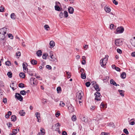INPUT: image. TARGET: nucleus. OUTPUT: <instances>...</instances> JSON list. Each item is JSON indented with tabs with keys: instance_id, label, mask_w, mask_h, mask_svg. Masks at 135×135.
<instances>
[{
	"instance_id": "79ce46f5",
	"label": "nucleus",
	"mask_w": 135,
	"mask_h": 135,
	"mask_svg": "<svg viewBox=\"0 0 135 135\" xmlns=\"http://www.w3.org/2000/svg\"><path fill=\"white\" fill-rule=\"evenodd\" d=\"M18 132L17 130L16 129H13L12 132V133L14 135H15Z\"/></svg>"
},
{
	"instance_id": "e2e57ef3",
	"label": "nucleus",
	"mask_w": 135,
	"mask_h": 135,
	"mask_svg": "<svg viewBox=\"0 0 135 135\" xmlns=\"http://www.w3.org/2000/svg\"><path fill=\"white\" fill-rule=\"evenodd\" d=\"M131 56L132 57H135V51L133 52L131 54Z\"/></svg>"
},
{
	"instance_id": "a18cd8bd",
	"label": "nucleus",
	"mask_w": 135,
	"mask_h": 135,
	"mask_svg": "<svg viewBox=\"0 0 135 135\" xmlns=\"http://www.w3.org/2000/svg\"><path fill=\"white\" fill-rule=\"evenodd\" d=\"M44 28L47 30H48V28H49V27L48 25H46L44 26Z\"/></svg>"
},
{
	"instance_id": "f257e3e1",
	"label": "nucleus",
	"mask_w": 135,
	"mask_h": 135,
	"mask_svg": "<svg viewBox=\"0 0 135 135\" xmlns=\"http://www.w3.org/2000/svg\"><path fill=\"white\" fill-rule=\"evenodd\" d=\"M7 28L4 27L0 29V37L2 40H3L5 38V35L6 33Z\"/></svg>"
},
{
	"instance_id": "393cba45",
	"label": "nucleus",
	"mask_w": 135,
	"mask_h": 135,
	"mask_svg": "<svg viewBox=\"0 0 135 135\" xmlns=\"http://www.w3.org/2000/svg\"><path fill=\"white\" fill-rule=\"evenodd\" d=\"M65 72L66 73V75L67 76V78L68 79L70 78L71 76V74L70 73L67 71H66Z\"/></svg>"
},
{
	"instance_id": "c9c22d12",
	"label": "nucleus",
	"mask_w": 135,
	"mask_h": 135,
	"mask_svg": "<svg viewBox=\"0 0 135 135\" xmlns=\"http://www.w3.org/2000/svg\"><path fill=\"white\" fill-rule=\"evenodd\" d=\"M116 28V26L113 24H111L110 26V28L111 30L114 29Z\"/></svg>"
},
{
	"instance_id": "58836bf2",
	"label": "nucleus",
	"mask_w": 135,
	"mask_h": 135,
	"mask_svg": "<svg viewBox=\"0 0 135 135\" xmlns=\"http://www.w3.org/2000/svg\"><path fill=\"white\" fill-rule=\"evenodd\" d=\"M81 120L82 121L85 122H86L88 120V119L85 117H84L82 118L81 119Z\"/></svg>"
},
{
	"instance_id": "8fccbe9b",
	"label": "nucleus",
	"mask_w": 135,
	"mask_h": 135,
	"mask_svg": "<svg viewBox=\"0 0 135 135\" xmlns=\"http://www.w3.org/2000/svg\"><path fill=\"white\" fill-rule=\"evenodd\" d=\"M115 44L117 46H118V39H117L115 41Z\"/></svg>"
},
{
	"instance_id": "6e6d98bb",
	"label": "nucleus",
	"mask_w": 135,
	"mask_h": 135,
	"mask_svg": "<svg viewBox=\"0 0 135 135\" xmlns=\"http://www.w3.org/2000/svg\"><path fill=\"white\" fill-rule=\"evenodd\" d=\"M44 130V129L43 128H41V129H40V131L41 132V133L43 135H44V134H45V132H43L42 131H43Z\"/></svg>"
},
{
	"instance_id": "49530a36",
	"label": "nucleus",
	"mask_w": 135,
	"mask_h": 135,
	"mask_svg": "<svg viewBox=\"0 0 135 135\" xmlns=\"http://www.w3.org/2000/svg\"><path fill=\"white\" fill-rule=\"evenodd\" d=\"M8 37L10 38L11 39H12L13 38V35L10 33L8 35Z\"/></svg>"
},
{
	"instance_id": "09e8293b",
	"label": "nucleus",
	"mask_w": 135,
	"mask_h": 135,
	"mask_svg": "<svg viewBox=\"0 0 135 135\" xmlns=\"http://www.w3.org/2000/svg\"><path fill=\"white\" fill-rule=\"evenodd\" d=\"M27 72L29 75L31 76L33 75V73L32 71H29L28 70H27Z\"/></svg>"
},
{
	"instance_id": "a19ab883",
	"label": "nucleus",
	"mask_w": 135,
	"mask_h": 135,
	"mask_svg": "<svg viewBox=\"0 0 135 135\" xmlns=\"http://www.w3.org/2000/svg\"><path fill=\"white\" fill-rule=\"evenodd\" d=\"M123 132L126 134H129V132L128 131L127 129L126 128L124 129H123Z\"/></svg>"
},
{
	"instance_id": "1a4fd4ad",
	"label": "nucleus",
	"mask_w": 135,
	"mask_h": 135,
	"mask_svg": "<svg viewBox=\"0 0 135 135\" xmlns=\"http://www.w3.org/2000/svg\"><path fill=\"white\" fill-rule=\"evenodd\" d=\"M68 10L70 14H72L73 13L74 11V9L73 7H69L68 8Z\"/></svg>"
},
{
	"instance_id": "2f4dec72",
	"label": "nucleus",
	"mask_w": 135,
	"mask_h": 135,
	"mask_svg": "<svg viewBox=\"0 0 135 135\" xmlns=\"http://www.w3.org/2000/svg\"><path fill=\"white\" fill-rule=\"evenodd\" d=\"M7 75L9 78H11L12 77V73L11 71L8 72L7 73Z\"/></svg>"
},
{
	"instance_id": "2eb2a0df",
	"label": "nucleus",
	"mask_w": 135,
	"mask_h": 135,
	"mask_svg": "<svg viewBox=\"0 0 135 135\" xmlns=\"http://www.w3.org/2000/svg\"><path fill=\"white\" fill-rule=\"evenodd\" d=\"M126 73L124 72H123L120 75V77L122 79H125L126 77Z\"/></svg>"
},
{
	"instance_id": "4468645a",
	"label": "nucleus",
	"mask_w": 135,
	"mask_h": 135,
	"mask_svg": "<svg viewBox=\"0 0 135 135\" xmlns=\"http://www.w3.org/2000/svg\"><path fill=\"white\" fill-rule=\"evenodd\" d=\"M49 44L50 46L49 47L51 48H52L55 45V43L53 41H51L50 42Z\"/></svg>"
},
{
	"instance_id": "864d4df0",
	"label": "nucleus",
	"mask_w": 135,
	"mask_h": 135,
	"mask_svg": "<svg viewBox=\"0 0 135 135\" xmlns=\"http://www.w3.org/2000/svg\"><path fill=\"white\" fill-rule=\"evenodd\" d=\"M21 55V53L20 52L18 51L17 52L16 56H20Z\"/></svg>"
},
{
	"instance_id": "69168bd1",
	"label": "nucleus",
	"mask_w": 135,
	"mask_h": 135,
	"mask_svg": "<svg viewBox=\"0 0 135 135\" xmlns=\"http://www.w3.org/2000/svg\"><path fill=\"white\" fill-rule=\"evenodd\" d=\"M135 122L134 121L131 122L129 123V124L131 125H133L135 124Z\"/></svg>"
},
{
	"instance_id": "13d9d810",
	"label": "nucleus",
	"mask_w": 135,
	"mask_h": 135,
	"mask_svg": "<svg viewBox=\"0 0 135 135\" xmlns=\"http://www.w3.org/2000/svg\"><path fill=\"white\" fill-rule=\"evenodd\" d=\"M4 8L2 7H0V12H3L4 11Z\"/></svg>"
},
{
	"instance_id": "bf43d9fd",
	"label": "nucleus",
	"mask_w": 135,
	"mask_h": 135,
	"mask_svg": "<svg viewBox=\"0 0 135 135\" xmlns=\"http://www.w3.org/2000/svg\"><path fill=\"white\" fill-rule=\"evenodd\" d=\"M113 2L114 4H115V5H117L118 4V2L116 1V0H113Z\"/></svg>"
},
{
	"instance_id": "a211bd4d",
	"label": "nucleus",
	"mask_w": 135,
	"mask_h": 135,
	"mask_svg": "<svg viewBox=\"0 0 135 135\" xmlns=\"http://www.w3.org/2000/svg\"><path fill=\"white\" fill-rule=\"evenodd\" d=\"M104 9L105 11L107 13H109L110 11V8L107 6H105Z\"/></svg>"
},
{
	"instance_id": "20e7f679",
	"label": "nucleus",
	"mask_w": 135,
	"mask_h": 135,
	"mask_svg": "<svg viewBox=\"0 0 135 135\" xmlns=\"http://www.w3.org/2000/svg\"><path fill=\"white\" fill-rule=\"evenodd\" d=\"M83 95V92L81 91H79L77 93L76 97L79 100H81Z\"/></svg>"
},
{
	"instance_id": "c03bdc74",
	"label": "nucleus",
	"mask_w": 135,
	"mask_h": 135,
	"mask_svg": "<svg viewBox=\"0 0 135 135\" xmlns=\"http://www.w3.org/2000/svg\"><path fill=\"white\" fill-rule=\"evenodd\" d=\"M24 84L22 83H20L19 84V87L21 88L24 87Z\"/></svg>"
},
{
	"instance_id": "b1692460",
	"label": "nucleus",
	"mask_w": 135,
	"mask_h": 135,
	"mask_svg": "<svg viewBox=\"0 0 135 135\" xmlns=\"http://www.w3.org/2000/svg\"><path fill=\"white\" fill-rule=\"evenodd\" d=\"M108 55H106L105 56V58H104L103 59H101L100 61V64L101 65V64H103V61H104V60L105 59H106L107 58H108Z\"/></svg>"
},
{
	"instance_id": "412c9836",
	"label": "nucleus",
	"mask_w": 135,
	"mask_h": 135,
	"mask_svg": "<svg viewBox=\"0 0 135 135\" xmlns=\"http://www.w3.org/2000/svg\"><path fill=\"white\" fill-rule=\"evenodd\" d=\"M11 18L13 20H15L16 18V16L14 13H12L10 15Z\"/></svg>"
},
{
	"instance_id": "6ab92c4d",
	"label": "nucleus",
	"mask_w": 135,
	"mask_h": 135,
	"mask_svg": "<svg viewBox=\"0 0 135 135\" xmlns=\"http://www.w3.org/2000/svg\"><path fill=\"white\" fill-rule=\"evenodd\" d=\"M131 42L133 46L135 47V39H131Z\"/></svg>"
},
{
	"instance_id": "de8ad7c7",
	"label": "nucleus",
	"mask_w": 135,
	"mask_h": 135,
	"mask_svg": "<svg viewBox=\"0 0 135 135\" xmlns=\"http://www.w3.org/2000/svg\"><path fill=\"white\" fill-rule=\"evenodd\" d=\"M6 65L8 66H9L11 65L10 62L9 61H7L6 62Z\"/></svg>"
},
{
	"instance_id": "7ed1b4c3",
	"label": "nucleus",
	"mask_w": 135,
	"mask_h": 135,
	"mask_svg": "<svg viewBox=\"0 0 135 135\" xmlns=\"http://www.w3.org/2000/svg\"><path fill=\"white\" fill-rule=\"evenodd\" d=\"M63 15H64V16L65 18L67 17L68 16V12L67 11H64V12H63L62 11L60 13L59 15V16L61 18H62L63 17Z\"/></svg>"
},
{
	"instance_id": "39448f33",
	"label": "nucleus",
	"mask_w": 135,
	"mask_h": 135,
	"mask_svg": "<svg viewBox=\"0 0 135 135\" xmlns=\"http://www.w3.org/2000/svg\"><path fill=\"white\" fill-rule=\"evenodd\" d=\"M30 83L31 85H36L37 84V82L35 78H31L30 80Z\"/></svg>"
},
{
	"instance_id": "dca6fc26",
	"label": "nucleus",
	"mask_w": 135,
	"mask_h": 135,
	"mask_svg": "<svg viewBox=\"0 0 135 135\" xmlns=\"http://www.w3.org/2000/svg\"><path fill=\"white\" fill-rule=\"evenodd\" d=\"M42 52L40 50H38L36 52V54L38 56H40L42 55Z\"/></svg>"
},
{
	"instance_id": "4d7b16f0",
	"label": "nucleus",
	"mask_w": 135,
	"mask_h": 135,
	"mask_svg": "<svg viewBox=\"0 0 135 135\" xmlns=\"http://www.w3.org/2000/svg\"><path fill=\"white\" fill-rule=\"evenodd\" d=\"M7 99L6 98H4L3 99V102L5 104L6 103H7Z\"/></svg>"
},
{
	"instance_id": "ea45409f",
	"label": "nucleus",
	"mask_w": 135,
	"mask_h": 135,
	"mask_svg": "<svg viewBox=\"0 0 135 135\" xmlns=\"http://www.w3.org/2000/svg\"><path fill=\"white\" fill-rule=\"evenodd\" d=\"M48 55L46 53L44 54L42 56V58L44 59H46V58L47 57Z\"/></svg>"
},
{
	"instance_id": "37998d69",
	"label": "nucleus",
	"mask_w": 135,
	"mask_h": 135,
	"mask_svg": "<svg viewBox=\"0 0 135 135\" xmlns=\"http://www.w3.org/2000/svg\"><path fill=\"white\" fill-rule=\"evenodd\" d=\"M109 126L111 127H112L113 128H115V127L114 124L113 122H110L109 123Z\"/></svg>"
},
{
	"instance_id": "6e6552de",
	"label": "nucleus",
	"mask_w": 135,
	"mask_h": 135,
	"mask_svg": "<svg viewBox=\"0 0 135 135\" xmlns=\"http://www.w3.org/2000/svg\"><path fill=\"white\" fill-rule=\"evenodd\" d=\"M124 30V28L123 26L119 27V33H123Z\"/></svg>"
},
{
	"instance_id": "f3484780",
	"label": "nucleus",
	"mask_w": 135,
	"mask_h": 135,
	"mask_svg": "<svg viewBox=\"0 0 135 135\" xmlns=\"http://www.w3.org/2000/svg\"><path fill=\"white\" fill-rule=\"evenodd\" d=\"M110 83L112 84L113 85L117 86L118 84L116 83L112 79H111L110 81Z\"/></svg>"
},
{
	"instance_id": "c85d7f7f",
	"label": "nucleus",
	"mask_w": 135,
	"mask_h": 135,
	"mask_svg": "<svg viewBox=\"0 0 135 135\" xmlns=\"http://www.w3.org/2000/svg\"><path fill=\"white\" fill-rule=\"evenodd\" d=\"M19 113L21 116H24L25 114V112L23 110L20 111Z\"/></svg>"
},
{
	"instance_id": "4be33fe9",
	"label": "nucleus",
	"mask_w": 135,
	"mask_h": 135,
	"mask_svg": "<svg viewBox=\"0 0 135 135\" xmlns=\"http://www.w3.org/2000/svg\"><path fill=\"white\" fill-rule=\"evenodd\" d=\"M108 58H107L106 59L104 60V61H103V64H101L102 66L103 67L106 65L107 63V61L108 60Z\"/></svg>"
},
{
	"instance_id": "4c0bfd02",
	"label": "nucleus",
	"mask_w": 135,
	"mask_h": 135,
	"mask_svg": "<svg viewBox=\"0 0 135 135\" xmlns=\"http://www.w3.org/2000/svg\"><path fill=\"white\" fill-rule=\"evenodd\" d=\"M59 105L60 106L62 107H64L65 105V103L62 101H61L60 102Z\"/></svg>"
},
{
	"instance_id": "3c124183",
	"label": "nucleus",
	"mask_w": 135,
	"mask_h": 135,
	"mask_svg": "<svg viewBox=\"0 0 135 135\" xmlns=\"http://www.w3.org/2000/svg\"><path fill=\"white\" fill-rule=\"evenodd\" d=\"M109 133L105 132H102L101 134V135H109Z\"/></svg>"
},
{
	"instance_id": "72a5a7b5",
	"label": "nucleus",
	"mask_w": 135,
	"mask_h": 135,
	"mask_svg": "<svg viewBox=\"0 0 135 135\" xmlns=\"http://www.w3.org/2000/svg\"><path fill=\"white\" fill-rule=\"evenodd\" d=\"M112 69H115V70L117 71H118V67H116L114 65H113L112 66Z\"/></svg>"
},
{
	"instance_id": "603ef678",
	"label": "nucleus",
	"mask_w": 135,
	"mask_h": 135,
	"mask_svg": "<svg viewBox=\"0 0 135 135\" xmlns=\"http://www.w3.org/2000/svg\"><path fill=\"white\" fill-rule=\"evenodd\" d=\"M86 86L87 87H89L90 86V83L89 82H87L85 83Z\"/></svg>"
},
{
	"instance_id": "5701e85b",
	"label": "nucleus",
	"mask_w": 135,
	"mask_h": 135,
	"mask_svg": "<svg viewBox=\"0 0 135 135\" xmlns=\"http://www.w3.org/2000/svg\"><path fill=\"white\" fill-rule=\"evenodd\" d=\"M124 41V40L123 38L119 39V46L122 45Z\"/></svg>"
},
{
	"instance_id": "a878e982",
	"label": "nucleus",
	"mask_w": 135,
	"mask_h": 135,
	"mask_svg": "<svg viewBox=\"0 0 135 135\" xmlns=\"http://www.w3.org/2000/svg\"><path fill=\"white\" fill-rule=\"evenodd\" d=\"M19 76L21 78H23L25 77V74L23 73H20L19 74Z\"/></svg>"
},
{
	"instance_id": "c756f323",
	"label": "nucleus",
	"mask_w": 135,
	"mask_h": 135,
	"mask_svg": "<svg viewBox=\"0 0 135 135\" xmlns=\"http://www.w3.org/2000/svg\"><path fill=\"white\" fill-rule=\"evenodd\" d=\"M31 63L33 65H35L37 63V61L34 59H33L31 60Z\"/></svg>"
},
{
	"instance_id": "f704fd0d",
	"label": "nucleus",
	"mask_w": 135,
	"mask_h": 135,
	"mask_svg": "<svg viewBox=\"0 0 135 135\" xmlns=\"http://www.w3.org/2000/svg\"><path fill=\"white\" fill-rule=\"evenodd\" d=\"M71 119L73 121H75L76 120V116L75 115H73L71 117Z\"/></svg>"
},
{
	"instance_id": "473e14b6",
	"label": "nucleus",
	"mask_w": 135,
	"mask_h": 135,
	"mask_svg": "<svg viewBox=\"0 0 135 135\" xmlns=\"http://www.w3.org/2000/svg\"><path fill=\"white\" fill-rule=\"evenodd\" d=\"M57 91L58 93H60L61 91V88L60 87H58L57 88Z\"/></svg>"
},
{
	"instance_id": "774afa93",
	"label": "nucleus",
	"mask_w": 135,
	"mask_h": 135,
	"mask_svg": "<svg viewBox=\"0 0 135 135\" xmlns=\"http://www.w3.org/2000/svg\"><path fill=\"white\" fill-rule=\"evenodd\" d=\"M60 113L57 112L55 114V115L56 117H58L60 115Z\"/></svg>"
},
{
	"instance_id": "680f3d73",
	"label": "nucleus",
	"mask_w": 135,
	"mask_h": 135,
	"mask_svg": "<svg viewBox=\"0 0 135 135\" xmlns=\"http://www.w3.org/2000/svg\"><path fill=\"white\" fill-rule=\"evenodd\" d=\"M100 108H103L104 107V105L103 103H101L100 105Z\"/></svg>"
},
{
	"instance_id": "052dcab7",
	"label": "nucleus",
	"mask_w": 135,
	"mask_h": 135,
	"mask_svg": "<svg viewBox=\"0 0 135 135\" xmlns=\"http://www.w3.org/2000/svg\"><path fill=\"white\" fill-rule=\"evenodd\" d=\"M95 107L94 106H93L90 108V109L91 110L93 111L94 109H95Z\"/></svg>"
},
{
	"instance_id": "f8f14e48",
	"label": "nucleus",
	"mask_w": 135,
	"mask_h": 135,
	"mask_svg": "<svg viewBox=\"0 0 135 135\" xmlns=\"http://www.w3.org/2000/svg\"><path fill=\"white\" fill-rule=\"evenodd\" d=\"M94 87L95 90L97 91H100V88H99V85L98 84H95L94 85Z\"/></svg>"
},
{
	"instance_id": "e433bc0d",
	"label": "nucleus",
	"mask_w": 135,
	"mask_h": 135,
	"mask_svg": "<svg viewBox=\"0 0 135 135\" xmlns=\"http://www.w3.org/2000/svg\"><path fill=\"white\" fill-rule=\"evenodd\" d=\"M51 59H50V60L52 61H54L55 60V58H54L53 56V55H51L50 56Z\"/></svg>"
},
{
	"instance_id": "9b49d317",
	"label": "nucleus",
	"mask_w": 135,
	"mask_h": 135,
	"mask_svg": "<svg viewBox=\"0 0 135 135\" xmlns=\"http://www.w3.org/2000/svg\"><path fill=\"white\" fill-rule=\"evenodd\" d=\"M119 92L120 95L123 97L124 96L125 91L122 90H119Z\"/></svg>"
},
{
	"instance_id": "5fc2aeb1",
	"label": "nucleus",
	"mask_w": 135,
	"mask_h": 135,
	"mask_svg": "<svg viewBox=\"0 0 135 135\" xmlns=\"http://www.w3.org/2000/svg\"><path fill=\"white\" fill-rule=\"evenodd\" d=\"M46 68L49 70H50L52 68L51 66L50 65H47L46 66Z\"/></svg>"
},
{
	"instance_id": "0e129e2a",
	"label": "nucleus",
	"mask_w": 135,
	"mask_h": 135,
	"mask_svg": "<svg viewBox=\"0 0 135 135\" xmlns=\"http://www.w3.org/2000/svg\"><path fill=\"white\" fill-rule=\"evenodd\" d=\"M62 135H67V133L66 131L63 132L62 133Z\"/></svg>"
},
{
	"instance_id": "ddd939ff",
	"label": "nucleus",
	"mask_w": 135,
	"mask_h": 135,
	"mask_svg": "<svg viewBox=\"0 0 135 135\" xmlns=\"http://www.w3.org/2000/svg\"><path fill=\"white\" fill-rule=\"evenodd\" d=\"M68 108L69 111V112L71 113L73 112L74 111L73 107L72 106L71 104L70 105V106L68 107Z\"/></svg>"
},
{
	"instance_id": "0eeeda50",
	"label": "nucleus",
	"mask_w": 135,
	"mask_h": 135,
	"mask_svg": "<svg viewBox=\"0 0 135 135\" xmlns=\"http://www.w3.org/2000/svg\"><path fill=\"white\" fill-rule=\"evenodd\" d=\"M35 115H36V116L38 122H40V121L39 120H40V113L39 112H37L36 113Z\"/></svg>"
},
{
	"instance_id": "cd10ccee",
	"label": "nucleus",
	"mask_w": 135,
	"mask_h": 135,
	"mask_svg": "<svg viewBox=\"0 0 135 135\" xmlns=\"http://www.w3.org/2000/svg\"><path fill=\"white\" fill-rule=\"evenodd\" d=\"M60 126V125L59 123H57L56 124H55V126L57 127L56 128V131H57L59 129V127Z\"/></svg>"
},
{
	"instance_id": "423d86ee",
	"label": "nucleus",
	"mask_w": 135,
	"mask_h": 135,
	"mask_svg": "<svg viewBox=\"0 0 135 135\" xmlns=\"http://www.w3.org/2000/svg\"><path fill=\"white\" fill-rule=\"evenodd\" d=\"M15 98L21 101L23 100V97L19 93H16L15 95Z\"/></svg>"
},
{
	"instance_id": "9d476101",
	"label": "nucleus",
	"mask_w": 135,
	"mask_h": 135,
	"mask_svg": "<svg viewBox=\"0 0 135 135\" xmlns=\"http://www.w3.org/2000/svg\"><path fill=\"white\" fill-rule=\"evenodd\" d=\"M55 9L57 11H60L62 10V8H60L59 6L56 5L55 6Z\"/></svg>"
},
{
	"instance_id": "aec40b11",
	"label": "nucleus",
	"mask_w": 135,
	"mask_h": 135,
	"mask_svg": "<svg viewBox=\"0 0 135 135\" xmlns=\"http://www.w3.org/2000/svg\"><path fill=\"white\" fill-rule=\"evenodd\" d=\"M11 121L15 122L16 120V117L15 115H12L11 117Z\"/></svg>"
},
{
	"instance_id": "338daca9",
	"label": "nucleus",
	"mask_w": 135,
	"mask_h": 135,
	"mask_svg": "<svg viewBox=\"0 0 135 135\" xmlns=\"http://www.w3.org/2000/svg\"><path fill=\"white\" fill-rule=\"evenodd\" d=\"M86 61L85 60H83L81 63L83 65H85L86 64Z\"/></svg>"
},
{
	"instance_id": "7c9ffc66",
	"label": "nucleus",
	"mask_w": 135,
	"mask_h": 135,
	"mask_svg": "<svg viewBox=\"0 0 135 135\" xmlns=\"http://www.w3.org/2000/svg\"><path fill=\"white\" fill-rule=\"evenodd\" d=\"M20 93L22 95H25L26 94V91H25V90H22L20 91Z\"/></svg>"
},
{
	"instance_id": "bb28decb",
	"label": "nucleus",
	"mask_w": 135,
	"mask_h": 135,
	"mask_svg": "<svg viewBox=\"0 0 135 135\" xmlns=\"http://www.w3.org/2000/svg\"><path fill=\"white\" fill-rule=\"evenodd\" d=\"M81 77L82 79H85L86 78V75L85 74V73H82L81 74Z\"/></svg>"
},
{
	"instance_id": "f03ea898",
	"label": "nucleus",
	"mask_w": 135,
	"mask_h": 135,
	"mask_svg": "<svg viewBox=\"0 0 135 135\" xmlns=\"http://www.w3.org/2000/svg\"><path fill=\"white\" fill-rule=\"evenodd\" d=\"M94 95L95 96V100H96L97 101L101 100V98L100 97L101 95L99 92L97 91L94 93Z\"/></svg>"
}]
</instances>
